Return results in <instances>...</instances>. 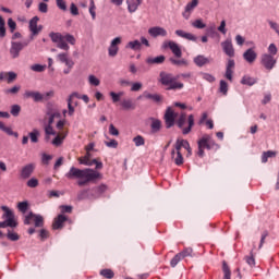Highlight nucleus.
I'll return each mask as SVG.
<instances>
[{"label":"nucleus","instance_id":"ddd939ff","mask_svg":"<svg viewBox=\"0 0 279 279\" xmlns=\"http://www.w3.org/2000/svg\"><path fill=\"white\" fill-rule=\"evenodd\" d=\"M234 66H236L234 59H228L227 65H226L225 77L229 82H232V80H233L232 75H234Z\"/></svg>","mask_w":279,"mask_h":279},{"label":"nucleus","instance_id":"58836bf2","mask_svg":"<svg viewBox=\"0 0 279 279\" xmlns=\"http://www.w3.org/2000/svg\"><path fill=\"white\" fill-rule=\"evenodd\" d=\"M100 276H102V278L112 279L114 278V271H112V269L105 268L100 270Z\"/></svg>","mask_w":279,"mask_h":279},{"label":"nucleus","instance_id":"0eeeda50","mask_svg":"<svg viewBox=\"0 0 279 279\" xmlns=\"http://www.w3.org/2000/svg\"><path fill=\"white\" fill-rule=\"evenodd\" d=\"M161 48L170 49L173 56H175L177 58H182V49L175 41H171V40L163 41Z\"/></svg>","mask_w":279,"mask_h":279},{"label":"nucleus","instance_id":"a19ab883","mask_svg":"<svg viewBox=\"0 0 279 279\" xmlns=\"http://www.w3.org/2000/svg\"><path fill=\"white\" fill-rule=\"evenodd\" d=\"M133 143L135 147H143V145H145V137L137 135L133 138Z\"/></svg>","mask_w":279,"mask_h":279},{"label":"nucleus","instance_id":"aec40b11","mask_svg":"<svg viewBox=\"0 0 279 279\" xmlns=\"http://www.w3.org/2000/svg\"><path fill=\"white\" fill-rule=\"evenodd\" d=\"M241 84L243 86H254V84H258V78L246 74L241 78Z\"/></svg>","mask_w":279,"mask_h":279},{"label":"nucleus","instance_id":"5fc2aeb1","mask_svg":"<svg viewBox=\"0 0 279 279\" xmlns=\"http://www.w3.org/2000/svg\"><path fill=\"white\" fill-rule=\"evenodd\" d=\"M38 11L41 13V14H47V12H49V5L45 2H40L38 4Z\"/></svg>","mask_w":279,"mask_h":279},{"label":"nucleus","instance_id":"c03bdc74","mask_svg":"<svg viewBox=\"0 0 279 279\" xmlns=\"http://www.w3.org/2000/svg\"><path fill=\"white\" fill-rule=\"evenodd\" d=\"M7 239L9 241H19V239H21V236L19 235V233H16L14 231H11V230H8Z\"/></svg>","mask_w":279,"mask_h":279},{"label":"nucleus","instance_id":"20e7f679","mask_svg":"<svg viewBox=\"0 0 279 279\" xmlns=\"http://www.w3.org/2000/svg\"><path fill=\"white\" fill-rule=\"evenodd\" d=\"M184 123H186V113H182L178 121H177V125L178 128H180V130H182V134L186 135V134H191V131L193 130V125H195V116L190 114L187 117V128H184Z\"/></svg>","mask_w":279,"mask_h":279},{"label":"nucleus","instance_id":"cd10ccee","mask_svg":"<svg viewBox=\"0 0 279 279\" xmlns=\"http://www.w3.org/2000/svg\"><path fill=\"white\" fill-rule=\"evenodd\" d=\"M254 250H256V244H253V248L250 252L248 256H245V260L248 264V267H256V258H254Z\"/></svg>","mask_w":279,"mask_h":279},{"label":"nucleus","instance_id":"39448f33","mask_svg":"<svg viewBox=\"0 0 279 279\" xmlns=\"http://www.w3.org/2000/svg\"><path fill=\"white\" fill-rule=\"evenodd\" d=\"M29 43L27 40L24 41H11V47L9 49V53L12 58V60H16V58H20L21 51L24 47H27Z\"/></svg>","mask_w":279,"mask_h":279},{"label":"nucleus","instance_id":"052dcab7","mask_svg":"<svg viewBox=\"0 0 279 279\" xmlns=\"http://www.w3.org/2000/svg\"><path fill=\"white\" fill-rule=\"evenodd\" d=\"M56 3H57V8H59V10H62V12H66V1L56 0Z\"/></svg>","mask_w":279,"mask_h":279},{"label":"nucleus","instance_id":"423d86ee","mask_svg":"<svg viewBox=\"0 0 279 279\" xmlns=\"http://www.w3.org/2000/svg\"><path fill=\"white\" fill-rule=\"evenodd\" d=\"M198 147H202L203 149H219V145L215 143L213 137L210 135H204L198 142Z\"/></svg>","mask_w":279,"mask_h":279},{"label":"nucleus","instance_id":"4c0bfd02","mask_svg":"<svg viewBox=\"0 0 279 279\" xmlns=\"http://www.w3.org/2000/svg\"><path fill=\"white\" fill-rule=\"evenodd\" d=\"M222 271H223V279H230L232 276V272L230 271V266H228V263H222Z\"/></svg>","mask_w":279,"mask_h":279},{"label":"nucleus","instance_id":"bb28decb","mask_svg":"<svg viewBox=\"0 0 279 279\" xmlns=\"http://www.w3.org/2000/svg\"><path fill=\"white\" fill-rule=\"evenodd\" d=\"M108 190V186H106V184H101L99 186H96L94 189H92L93 197H101V195H104V193H106V191Z\"/></svg>","mask_w":279,"mask_h":279},{"label":"nucleus","instance_id":"3c124183","mask_svg":"<svg viewBox=\"0 0 279 279\" xmlns=\"http://www.w3.org/2000/svg\"><path fill=\"white\" fill-rule=\"evenodd\" d=\"M181 255V258H186L187 256H193V248L186 247L182 252L179 253Z\"/></svg>","mask_w":279,"mask_h":279},{"label":"nucleus","instance_id":"bf43d9fd","mask_svg":"<svg viewBox=\"0 0 279 279\" xmlns=\"http://www.w3.org/2000/svg\"><path fill=\"white\" fill-rule=\"evenodd\" d=\"M11 114H12L13 117H19V114H21V106H19V105H13V106L11 107Z\"/></svg>","mask_w":279,"mask_h":279},{"label":"nucleus","instance_id":"f8f14e48","mask_svg":"<svg viewBox=\"0 0 279 279\" xmlns=\"http://www.w3.org/2000/svg\"><path fill=\"white\" fill-rule=\"evenodd\" d=\"M199 5V0H192L185 5L184 12L182 13L183 19L189 21L191 19V14H193V10Z\"/></svg>","mask_w":279,"mask_h":279},{"label":"nucleus","instance_id":"69168bd1","mask_svg":"<svg viewBox=\"0 0 279 279\" xmlns=\"http://www.w3.org/2000/svg\"><path fill=\"white\" fill-rule=\"evenodd\" d=\"M45 132L47 136H56V133L53 132V126H51V124L46 125Z\"/></svg>","mask_w":279,"mask_h":279},{"label":"nucleus","instance_id":"79ce46f5","mask_svg":"<svg viewBox=\"0 0 279 279\" xmlns=\"http://www.w3.org/2000/svg\"><path fill=\"white\" fill-rule=\"evenodd\" d=\"M47 69V65H43L39 63L33 64L31 66V70L34 71L35 73H44V71Z\"/></svg>","mask_w":279,"mask_h":279},{"label":"nucleus","instance_id":"0e129e2a","mask_svg":"<svg viewBox=\"0 0 279 279\" xmlns=\"http://www.w3.org/2000/svg\"><path fill=\"white\" fill-rule=\"evenodd\" d=\"M218 32H220V34H228V29H226V20H222L220 22V25L218 26Z\"/></svg>","mask_w":279,"mask_h":279},{"label":"nucleus","instance_id":"a878e982","mask_svg":"<svg viewBox=\"0 0 279 279\" xmlns=\"http://www.w3.org/2000/svg\"><path fill=\"white\" fill-rule=\"evenodd\" d=\"M194 64H196V66H205V64H208L210 62V60H208V58H206L204 54H198L194 58Z\"/></svg>","mask_w":279,"mask_h":279},{"label":"nucleus","instance_id":"c85d7f7f","mask_svg":"<svg viewBox=\"0 0 279 279\" xmlns=\"http://www.w3.org/2000/svg\"><path fill=\"white\" fill-rule=\"evenodd\" d=\"M0 130L1 132H4L5 134H8V136H14L15 138H19V133L12 131V128L5 126V124H3V122L1 121H0Z\"/></svg>","mask_w":279,"mask_h":279},{"label":"nucleus","instance_id":"e2e57ef3","mask_svg":"<svg viewBox=\"0 0 279 279\" xmlns=\"http://www.w3.org/2000/svg\"><path fill=\"white\" fill-rule=\"evenodd\" d=\"M105 145L111 149H117V147H119V142H117V140H111L110 142H105Z\"/></svg>","mask_w":279,"mask_h":279},{"label":"nucleus","instance_id":"393cba45","mask_svg":"<svg viewBox=\"0 0 279 279\" xmlns=\"http://www.w3.org/2000/svg\"><path fill=\"white\" fill-rule=\"evenodd\" d=\"M182 147H183V149L190 150L191 144H189V141H186V140H177L174 149L177 151H180V149H182Z\"/></svg>","mask_w":279,"mask_h":279},{"label":"nucleus","instance_id":"13d9d810","mask_svg":"<svg viewBox=\"0 0 279 279\" xmlns=\"http://www.w3.org/2000/svg\"><path fill=\"white\" fill-rule=\"evenodd\" d=\"M88 82H89V84L92 85V86H99V84H100V81H99V78H97L95 75H89L88 76Z\"/></svg>","mask_w":279,"mask_h":279},{"label":"nucleus","instance_id":"72a5a7b5","mask_svg":"<svg viewBox=\"0 0 279 279\" xmlns=\"http://www.w3.org/2000/svg\"><path fill=\"white\" fill-rule=\"evenodd\" d=\"M33 219L35 221V228H43L45 226V219L41 215L33 214Z\"/></svg>","mask_w":279,"mask_h":279},{"label":"nucleus","instance_id":"864d4df0","mask_svg":"<svg viewBox=\"0 0 279 279\" xmlns=\"http://www.w3.org/2000/svg\"><path fill=\"white\" fill-rule=\"evenodd\" d=\"M26 186H28V189H36V186H38V179H36V178H31V179L26 182Z\"/></svg>","mask_w":279,"mask_h":279},{"label":"nucleus","instance_id":"7ed1b4c3","mask_svg":"<svg viewBox=\"0 0 279 279\" xmlns=\"http://www.w3.org/2000/svg\"><path fill=\"white\" fill-rule=\"evenodd\" d=\"M159 83L166 87V90H182L184 88V83L178 82V76L165 71L159 73Z\"/></svg>","mask_w":279,"mask_h":279},{"label":"nucleus","instance_id":"4d7b16f0","mask_svg":"<svg viewBox=\"0 0 279 279\" xmlns=\"http://www.w3.org/2000/svg\"><path fill=\"white\" fill-rule=\"evenodd\" d=\"M278 53V47H276V44H270L268 46V56H276Z\"/></svg>","mask_w":279,"mask_h":279},{"label":"nucleus","instance_id":"774afa93","mask_svg":"<svg viewBox=\"0 0 279 279\" xmlns=\"http://www.w3.org/2000/svg\"><path fill=\"white\" fill-rule=\"evenodd\" d=\"M8 26L11 29V33H14V31L16 29V22H14V20H12V17H10L8 20Z\"/></svg>","mask_w":279,"mask_h":279},{"label":"nucleus","instance_id":"6e6552de","mask_svg":"<svg viewBox=\"0 0 279 279\" xmlns=\"http://www.w3.org/2000/svg\"><path fill=\"white\" fill-rule=\"evenodd\" d=\"M1 210H3V215H2V219H4V221H8L9 223L15 226V228H17L19 222L16 221V218L14 216V211H12V209H10V207L8 206H2Z\"/></svg>","mask_w":279,"mask_h":279},{"label":"nucleus","instance_id":"6e6d98bb","mask_svg":"<svg viewBox=\"0 0 279 279\" xmlns=\"http://www.w3.org/2000/svg\"><path fill=\"white\" fill-rule=\"evenodd\" d=\"M180 260H182V256L180 255V253H178V254L170 260V266H171V267H178V263H180Z\"/></svg>","mask_w":279,"mask_h":279},{"label":"nucleus","instance_id":"1a4fd4ad","mask_svg":"<svg viewBox=\"0 0 279 279\" xmlns=\"http://www.w3.org/2000/svg\"><path fill=\"white\" fill-rule=\"evenodd\" d=\"M277 62L278 61L276 60V58H274V56L269 53H264L262 56V64L264 65L266 71H271L274 66H276Z\"/></svg>","mask_w":279,"mask_h":279},{"label":"nucleus","instance_id":"e433bc0d","mask_svg":"<svg viewBox=\"0 0 279 279\" xmlns=\"http://www.w3.org/2000/svg\"><path fill=\"white\" fill-rule=\"evenodd\" d=\"M109 95L113 104H119V101H121V97L125 95V92H119V93L110 92Z\"/></svg>","mask_w":279,"mask_h":279},{"label":"nucleus","instance_id":"09e8293b","mask_svg":"<svg viewBox=\"0 0 279 279\" xmlns=\"http://www.w3.org/2000/svg\"><path fill=\"white\" fill-rule=\"evenodd\" d=\"M203 80H205V82H209V84H213V82H215V76L210 73H206V72H202L201 73Z\"/></svg>","mask_w":279,"mask_h":279},{"label":"nucleus","instance_id":"b1692460","mask_svg":"<svg viewBox=\"0 0 279 279\" xmlns=\"http://www.w3.org/2000/svg\"><path fill=\"white\" fill-rule=\"evenodd\" d=\"M171 158H174V163L178 167H181V165H184V157L182 156V153L180 150H177V157H175V149H172Z\"/></svg>","mask_w":279,"mask_h":279},{"label":"nucleus","instance_id":"680f3d73","mask_svg":"<svg viewBox=\"0 0 279 279\" xmlns=\"http://www.w3.org/2000/svg\"><path fill=\"white\" fill-rule=\"evenodd\" d=\"M57 60H59V62H62V64H64L69 60V54L66 52L59 53L57 56Z\"/></svg>","mask_w":279,"mask_h":279},{"label":"nucleus","instance_id":"338daca9","mask_svg":"<svg viewBox=\"0 0 279 279\" xmlns=\"http://www.w3.org/2000/svg\"><path fill=\"white\" fill-rule=\"evenodd\" d=\"M43 99H45V96L39 92H35L33 96V101L38 102V101H43Z\"/></svg>","mask_w":279,"mask_h":279},{"label":"nucleus","instance_id":"37998d69","mask_svg":"<svg viewBox=\"0 0 279 279\" xmlns=\"http://www.w3.org/2000/svg\"><path fill=\"white\" fill-rule=\"evenodd\" d=\"M192 27H194L195 29H204L206 27V24L204 23V21H202V19H198L192 22Z\"/></svg>","mask_w":279,"mask_h":279},{"label":"nucleus","instance_id":"f3484780","mask_svg":"<svg viewBox=\"0 0 279 279\" xmlns=\"http://www.w3.org/2000/svg\"><path fill=\"white\" fill-rule=\"evenodd\" d=\"M174 34L179 36V38H184L185 40H191L192 43H197L198 40L196 35H194L193 33L184 32L182 29H177Z\"/></svg>","mask_w":279,"mask_h":279},{"label":"nucleus","instance_id":"473e14b6","mask_svg":"<svg viewBox=\"0 0 279 279\" xmlns=\"http://www.w3.org/2000/svg\"><path fill=\"white\" fill-rule=\"evenodd\" d=\"M121 106L124 110H134V108H136V106L134 105V101H132L131 98L129 99H123L121 101Z\"/></svg>","mask_w":279,"mask_h":279},{"label":"nucleus","instance_id":"49530a36","mask_svg":"<svg viewBox=\"0 0 279 279\" xmlns=\"http://www.w3.org/2000/svg\"><path fill=\"white\" fill-rule=\"evenodd\" d=\"M17 208L20 210V213H27V209L29 208V203H27V201L21 202L17 204Z\"/></svg>","mask_w":279,"mask_h":279},{"label":"nucleus","instance_id":"c756f323","mask_svg":"<svg viewBox=\"0 0 279 279\" xmlns=\"http://www.w3.org/2000/svg\"><path fill=\"white\" fill-rule=\"evenodd\" d=\"M166 58L163 54H160L158 57H155V58H147L146 59V62L147 64H162L165 62Z\"/></svg>","mask_w":279,"mask_h":279},{"label":"nucleus","instance_id":"a211bd4d","mask_svg":"<svg viewBox=\"0 0 279 279\" xmlns=\"http://www.w3.org/2000/svg\"><path fill=\"white\" fill-rule=\"evenodd\" d=\"M34 163H28L24 166L20 172V175L22 180H28V178H32V173H34Z\"/></svg>","mask_w":279,"mask_h":279},{"label":"nucleus","instance_id":"9b49d317","mask_svg":"<svg viewBox=\"0 0 279 279\" xmlns=\"http://www.w3.org/2000/svg\"><path fill=\"white\" fill-rule=\"evenodd\" d=\"M165 122L167 130L173 128L175 125V112L171 107H168L165 113Z\"/></svg>","mask_w":279,"mask_h":279},{"label":"nucleus","instance_id":"4468645a","mask_svg":"<svg viewBox=\"0 0 279 279\" xmlns=\"http://www.w3.org/2000/svg\"><path fill=\"white\" fill-rule=\"evenodd\" d=\"M243 60L247 62V64H254L256 62V58H258V53L254 48H248L246 51L243 52Z\"/></svg>","mask_w":279,"mask_h":279},{"label":"nucleus","instance_id":"6ab92c4d","mask_svg":"<svg viewBox=\"0 0 279 279\" xmlns=\"http://www.w3.org/2000/svg\"><path fill=\"white\" fill-rule=\"evenodd\" d=\"M143 3V0H126L128 10L131 14H134L138 10V5Z\"/></svg>","mask_w":279,"mask_h":279},{"label":"nucleus","instance_id":"5701e85b","mask_svg":"<svg viewBox=\"0 0 279 279\" xmlns=\"http://www.w3.org/2000/svg\"><path fill=\"white\" fill-rule=\"evenodd\" d=\"M66 216L60 214L52 225L53 230H60L61 228H63L64 221H66Z\"/></svg>","mask_w":279,"mask_h":279},{"label":"nucleus","instance_id":"603ef678","mask_svg":"<svg viewBox=\"0 0 279 279\" xmlns=\"http://www.w3.org/2000/svg\"><path fill=\"white\" fill-rule=\"evenodd\" d=\"M141 88H143V83H141V82L131 83V92L132 93H138V90H141Z\"/></svg>","mask_w":279,"mask_h":279},{"label":"nucleus","instance_id":"c9c22d12","mask_svg":"<svg viewBox=\"0 0 279 279\" xmlns=\"http://www.w3.org/2000/svg\"><path fill=\"white\" fill-rule=\"evenodd\" d=\"M169 62H171L174 66H186L189 64V61H186V59L170 58Z\"/></svg>","mask_w":279,"mask_h":279},{"label":"nucleus","instance_id":"dca6fc26","mask_svg":"<svg viewBox=\"0 0 279 279\" xmlns=\"http://www.w3.org/2000/svg\"><path fill=\"white\" fill-rule=\"evenodd\" d=\"M149 36L153 38H158V36L167 37V29L160 26H154L148 29Z\"/></svg>","mask_w":279,"mask_h":279},{"label":"nucleus","instance_id":"412c9836","mask_svg":"<svg viewBox=\"0 0 279 279\" xmlns=\"http://www.w3.org/2000/svg\"><path fill=\"white\" fill-rule=\"evenodd\" d=\"M161 129H162V122L158 119L151 118V123H150L151 134H158V132H160Z\"/></svg>","mask_w":279,"mask_h":279},{"label":"nucleus","instance_id":"f257e3e1","mask_svg":"<svg viewBox=\"0 0 279 279\" xmlns=\"http://www.w3.org/2000/svg\"><path fill=\"white\" fill-rule=\"evenodd\" d=\"M65 178L68 180H78L77 184L80 186H86L89 182H95V180H99L101 174L90 168L78 169L75 167H71L70 170L65 173Z\"/></svg>","mask_w":279,"mask_h":279},{"label":"nucleus","instance_id":"a18cd8bd","mask_svg":"<svg viewBox=\"0 0 279 279\" xmlns=\"http://www.w3.org/2000/svg\"><path fill=\"white\" fill-rule=\"evenodd\" d=\"M207 34L208 36H210V38H216V36H219V33L217 32L215 24L207 28Z\"/></svg>","mask_w":279,"mask_h":279},{"label":"nucleus","instance_id":"ea45409f","mask_svg":"<svg viewBox=\"0 0 279 279\" xmlns=\"http://www.w3.org/2000/svg\"><path fill=\"white\" fill-rule=\"evenodd\" d=\"M219 93H221V95H228V83L225 80L220 81L219 84Z\"/></svg>","mask_w":279,"mask_h":279},{"label":"nucleus","instance_id":"7c9ffc66","mask_svg":"<svg viewBox=\"0 0 279 279\" xmlns=\"http://www.w3.org/2000/svg\"><path fill=\"white\" fill-rule=\"evenodd\" d=\"M125 49H132V51H141V41L138 39L129 41L125 46Z\"/></svg>","mask_w":279,"mask_h":279},{"label":"nucleus","instance_id":"4be33fe9","mask_svg":"<svg viewBox=\"0 0 279 279\" xmlns=\"http://www.w3.org/2000/svg\"><path fill=\"white\" fill-rule=\"evenodd\" d=\"M38 21H40L38 16H34L29 21V32H32L33 36H38Z\"/></svg>","mask_w":279,"mask_h":279},{"label":"nucleus","instance_id":"8fccbe9b","mask_svg":"<svg viewBox=\"0 0 279 279\" xmlns=\"http://www.w3.org/2000/svg\"><path fill=\"white\" fill-rule=\"evenodd\" d=\"M95 9H96L95 0H90V2H89V14H90L93 21H95V19H97V13L95 12Z\"/></svg>","mask_w":279,"mask_h":279},{"label":"nucleus","instance_id":"2f4dec72","mask_svg":"<svg viewBox=\"0 0 279 279\" xmlns=\"http://www.w3.org/2000/svg\"><path fill=\"white\" fill-rule=\"evenodd\" d=\"M143 96L145 97V99H151V101H155V104L162 101V96H160L159 94H149L147 92H144Z\"/></svg>","mask_w":279,"mask_h":279},{"label":"nucleus","instance_id":"f03ea898","mask_svg":"<svg viewBox=\"0 0 279 279\" xmlns=\"http://www.w3.org/2000/svg\"><path fill=\"white\" fill-rule=\"evenodd\" d=\"M49 38L52 43H54V45H57L58 49H62L63 51H69V49H71L69 45H75L76 43L75 36L69 33L62 35L61 33L51 32L49 34Z\"/></svg>","mask_w":279,"mask_h":279},{"label":"nucleus","instance_id":"f704fd0d","mask_svg":"<svg viewBox=\"0 0 279 279\" xmlns=\"http://www.w3.org/2000/svg\"><path fill=\"white\" fill-rule=\"evenodd\" d=\"M277 153L274 150L264 151L262 155V162L265 165L269 158H276Z\"/></svg>","mask_w":279,"mask_h":279},{"label":"nucleus","instance_id":"9d476101","mask_svg":"<svg viewBox=\"0 0 279 279\" xmlns=\"http://www.w3.org/2000/svg\"><path fill=\"white\" fill-rule=\"evenodd\" d=\"M121 43H123V38L121 37H114L111 40L110 46L108 48V53L110 58H114L117 53H119V45H121Z\"/></svg>","mask_w":279,"mask_h":279},{"label":"nucleus","instance_id":"de8ad7c7","mask_svg":"<svg viewBox=\"0 0 279 279\" xmlns=\"http://www.w3.org/2000/svg\"><path fill=\"white\" fill-rule=\"evenodd\" d=\"M28 136L33 143H38V136H40V132L35 129L28 134Z\"/></svg>","mask_w":279,"mask_h":279},{"label":"nucleus","instance_id":"2eb2a0df","mask_svg":"<svg viewBox=\"0 0 279 279\" xmlns=\"http://www.w3.org/2000/svg\"><path fill=\"white\" fill-rule=\"evenodd\" d=\"M221 47L226 56H228L229 58H234V46L232 45V39H227L222 41Z\"/></svg>","mask_w":279,"mask_h":279}]
</instances>
